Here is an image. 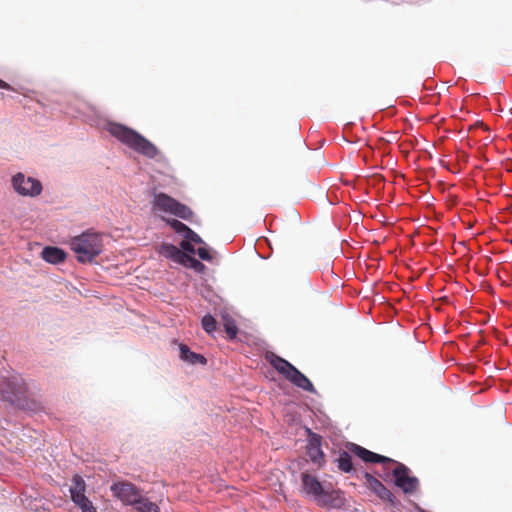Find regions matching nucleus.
I'll return each instance as SVG.
<instances>
[{
  "label": "nucleus",
  "instance_id": "obj_1",
  "mask_svg": "<svg viewBox=\"0 0 512 512\" xmlns=\"http://www.w3.org/2000/svg\"><path fill=\"white\" fill-rule=\"evenodd\" d=\"M107 131L116 139L137 153L148 158H155L159 154L158 148L135 130L119 123H108Z\"/></svg>",
  "mask_w": 512,
  "mask_h": 512
},
{
  "label": "nucleus",
  "instance_id": "obj_2",
  "mask_svg": "<svg viewBox=\"0 0 512 512\" xmlns=\"http://www.w3.org/2000/svg\"><path fill=\"white\" fill-rule=\"evenodd\" d=\"M70 248L81 263H90L101 254L103 250L102 235L96 232H84L70 241Z\"/></svg>",
  "mask_w": 512,
  "mask_h": 512
},
{
  "label": "nucleus",
  "instance_id": "obj_3",
  "mask_svg": "<svg viewBox=\"0 0 512 512\" xmlns=\"http://www.w3.org/2000/svg\"><path fill=\"white\" fill-rule=\"evenodd\" d=\"M153 209L175 215L185 220H189L193 215V212L188 206L178 202L165 193H158L154 196Z\"/></svg>",
  "mask_w": 512,
  "mask_h": 512
},
{
  "label": "nucleus",
  "instance_id": "obj_4",
  "mask_svg": "<svg viewBox=\"0 0 512 512\" xmlns=\"http://www.w3.org/2000/svg\"><path fill=\"white\" fill-rule=\"evenodd\" d=\"M396 467L393 470V476L395 478V485L402 489L406 494H412L416 492L419 486V481L416 477L410 476L409 468L403 463L396 462Z\"/></svg>",
  "mask_w": 512,
  "mask_h": 512
},
{
  "label": "nucleus",
  "instance_id": "obj_5",
  "mask_svg": "<svg viewBox=\"0 0 512 512\" xmlns=\"http://www.w3.org/2000/svg\"><path fill=\"white\" fill-rule=\"evenodd\" d=\"M14 190L23 196H38L42 192V184L39 180L32 177H25L22 173H17L12 178Z\"/></svg>",
  "mask_w": 512,
  "mask_h": 512
},
{
  "label": "nucleus",
  "instance_id": "obj_6",
  "mask_svg": "<svg viewBox=\"0 0 512 512\" xmlns=\"http://www.w3.org/2000/svg\"><path fill=\"white\" fill-rule=\"evenodd\" d=\"M302 487L304 492L312 496L318 503L324 505L327 502L328 492L324 489L320 481L313 475L304 472L301 475Z\"/></svg>",
  "mask_w": 512,
  "mask_h": 512
},
{
  "label": "nucleus",
  "instance_id": "obj_7",
  "mask_svg": "<svg viewBox=\"0 0 512 512\" xmlns=\"http://www.w3.org/2000/svg\"><path fill=\"white\" fill-rule=\"evenodd\" d=\"M111 491L116 498L132 506L137 500L139 501L141 494L140 490L128 481H119L112 484Z\"/></svg>",
  "mask_w": 512,
  "mask_h": 512
},
{
  "label": "nucleus",
  "instance_id": "obj_8",
  "mask_svg": "<svg viewBox=\"0 0 512 512\" xmlns=\"http://www.w3.org/2000/svg\"><path fill=\"white\" fill-rule=\"evenodd\" d=\"M349 451L359 457L361 460H363L366 463H383V464H390L395 463V461L389 457L379 455L377 453H374L360 445H357L355 443H349L347 446Z\"/></svg>",
  "mask_w": 512,
  "mask_h": 512
},
{
  "label": "nucleus",
  "instance_id": "obj_9",
  "mask_svg": "<svg viewBox=\"0 0 512 512\" xmlns=\"http://www.w3.org/2000/svg\"><path fill=\"white\" fill-rule=\"evenodd\" d=\"M364 478L366 486L379 498L390 503L395 502V496L393 493L387 489L376 477L370 473H365Z\"/></svg>",
  "mask_w": 512,
  "mask_h": 512
},
{
  "label": "nucleus",
  "instance_id": "obj_10",
  "mask_svg": "<svg viewBox=\"0 0 512 512\" xmlns=\"http://www.w3.org/2000/svg\"><path fill=\"white\" fill-rule=\"evenodd\" d=\"M0 391L5 400L14 402L15 398L23 392L22 385L17 378L4 380Z\"/></svg>",
  "mask_w": 512,
  "mask_h": 512
},
{
  "label": "nucleus",
  "instance_id": "obj_11",
  "mask_svg": "<svg viewBox=\"0 0 512 512\" xmlns=\"http://www.w3.org/2000/svg\"><path fill=\"white\" fill-rule=\"evenodd\" d=\"M307 455L315 464H320L324 460V453L321 450V439L314 434L310 437L307 445Z\"/></svg>",
  "mask_w": 512,
  "mask_h": 512
},
{
  "label": "nucleus",
  "instance_id": "obj_12",
  "mask_svg": "<svg viewBox=\"0 0 512 512\" xmlns=\"http://www.w3.org/2000/svg\"><path fill=\"white\" fill-rule=\"evenodd\" d=\"M288 381H290L293 385L314 393L315 388L311 381L303 374L301 373L296 367L293 368V370L290 372V374L286 378Z\"/></svg>",
  "mask_w": 512,
  "mask_h": 512
},
{
  "label": "nucleus",
  "instance_id": "obj_13",
  "mask_svg": "<svg viewBox=\"0 0 512 512\" xmlns=\"http://www.w3.org/2000/svg\"><path fill=\"white\" fill-rule=\"evenodd\" d=\"M157 251L161 256H163L167 259H171L172 261L179 263V264H181L185 254H186L185 252H183L181 249H179L175 245L169 244V243H162L158 247Z\"/></svg>",
  "mask_w": 512,
  "mask_h": 512
},
{
  "label": "nucleus",
  "instance_id": "obj_14",
  "mask_svg": "<svg viewBox=\"0 0 512 512\" xmlns=\"http://www.w3.org/2000/svg\"><path fill=\"white\" fill-rule=\"evenodd\" d=\"M266 358L269 361V363L273 366V368L277 372L282 374L285 378H287V376L290 374V372L295 367L290 362H288L284 358H282L274 353H270L269 355H267Z\"/></svg>",
  "mask_w": 512,
  "mask_h": 512
},
{
  "label": "nucleus",
  "instance_id": "obj_15",
  "mask_svg": "<svg viewBox=\"0 0 512 512\" xmlns=\"http://www.w3.org/2000/svg\"><path fill=\"white\" fill-rule=\"evenodd\" d=\"M42 258L51 264H58L65 260L66 253L58 247L47 246L41 252Z\"/></svg>",
  "mask_w": 512,
  "mask_h": 512
},
{
  "label": "nucleus",
  "instance_id": "obj_16",
  "mask_svg": "<svg viewBox=\"0 0 512 512\" xmlns=\"http://www.w3.org/2000/svg\"><path fill=\"white\" fill-rule=\"evenodd\" d=\"M179 350H180V358L183 361H186L190 364L199 363V364L205 365L207 363V360L203 355L192 352L190 350V348L185 344H180Z\"/></svg>",
  "mask_w": 512,
  "mask_h": 512
},
{
  "label": "nucleus",
  "instance_id": "obj_17",
  "mask_svg": "<svg viewBox=\"0 0 512 512\" xmlns=\"http://www.w3.org/2000/svg\"><path fill=\"white\" fill-rule=\"evenodd\" d=\"M86 491V484L80 475H74L72 478V485L70 487L71 499H77V496H84Z\"/></svg>",
  "mask_w": 512,
  "mask_h": 512
},
{
  "label": "nucleus",
  "instance_id": "obj_18",
  "mask_svg": "<svg viewBox=\"0 0 512 512\" xmlns=\"http://www.w3.org/2000/svg\"><path fill=\"white\" fill-rule=\"evenodd\" d=\"M133 506L139 512H160L159 506L151 502L148 498L143 497L141 494L139 496V501L135 502Z\"/></svg>",
  "mask_w": 512,
  "mask_h": 512
},
{
  "label": "nucleus",
  "instance_id": "obj_19",
  "mask_svg": "<svg viewBox=\"0 0 512 512\" xmlns=\"http://www.w3.org/2000/svg\"><path fill=\"white\" fill-rule=\"evenodd\" d=\"M336 462L338 469L342 472L349 473L353 470L352 457L347 451L340 452Z\"/></svg>",
  "mask_w": 512,
  "mask_h": 512
},
{
  "label": "nucleus",
  "instance_id": "obj_20",
  "mask_svg": "<svg viewBox=\"0 0 512 512\" xmlns=\"http://www.w3.org/2000/svg\"><path fill=\"white\" fill-rule=\"evenodd\" d=\"M181 264L184 265L185 267L192 268L197 272H202L205 269V265L202 262L188 255L187 253L185 254Z\"/></svg>",
  "mask_w": 512,
  "mask_h": 512
},
{
  "label": "nucleus",
  "instance_id": "obj_21",
  "mask_svg": "<svg viewBox=\"0 0 512 512\" xmlns=\"http://www.w3.org/2000/svg\"><path fill=\"white\" fill-rule=\"evenodd\" d=\"M224 329L230 339H234L237 336L238 328L237 325L230 316H223Z\"/></svg>",
  "mask_w": 512,
  "mask_h": 512
},
{
  "label": "nucleus",
  "instance_id": "obj_22",
  "mask_svg": "<svg viewBox=\"0 0 512 512\" xmlns=\"http://www.w3.org/2000/svg\"><path fill=\"white\" fill-rule=\"evenodd\" d=\"M73 502L81 509L82 512H97L92 502L84 495L77 496Z\"/></svg>",
  "mask_w": 512,
  "mask_h": 512
},
{
  "label": "nucleus",
  "instance_id": "obj_23",
  "mask_svg": "<svg viewBox=\"0 0 512 512\" xmlns=\"http://www.w3.org/2000/svg\"><path fill=\"white\" fill-rule=\"evenodd\" d=\"M201 324L204 331L208 334H212L216 330L217 322L210 314H207L202 318Z\"/></svg>",
  "mask_w": 512,
  "mask_h": 512
},
{
  "label": "nucleus",
  "instance_id": "obj_24",
  "mask_svg": "<svg viewBox=\"0 0 512 512\" xmlns=\"http://www.w3.org/2000/svg\"><path fill=\"white\" fill-rule=\"evenodd\" d=\"M167 223L174 229L175 232L183 233L184 235L190 229L187 225L176 219L167 220Z\"/></svg>",
  "mask_w": 512,
  "mask_h": 512
},
{
  "label": "nucleus",
  "instance_id": "obj_25",
  "mask_svg": "<svg viewBox=\"0 0 512 512\" xmlns=\"http://www.w3.org/2000/svg\"><path fill=\"white\" fill-rule=\"evenodd\" d=\"M184 238L191 243H202L201 237L195 233L192 229H189L188 232L184 235Z\"/></svg>",
  "mask_w": 512,
  "mask_h": 512
},
{
  "label": "nucleus",
  "instance_id": "obj_26",
  "mask_svg": "<svg viewBox=\"0 0 512 512\" xmlns=\"http://www.w3.org/2000/svg\"><path fill=\"white\" fill-rule=\"evenodd\" d=\"M196 253L198 254V256L202 260H205V261H211L212 260V255H211L210 251L206 247H199L196 250Z\"/></svg>",
  "mask_w": 512,
  "mask_h": 512
},
{
  "label": "nucleus",
  "instance_id": "obj_27",
  "mask_svg": "<svg viewBox=\"0 0 512 512\" xmlns=\"http://www.w3.org/2000/svg\"><path fill=\"white\" fill-rule=\"evenodd\" d=\"M180 247L182 248L183 252H185V253L186 252L191 253V254L196 253V250H195L193 244L186 239L181 242Z\"/></svg>",
  "mask_w": 512,
  "mask_h": 512
},
{
  "label": "nucleus",
  "instance_id": "obj_28",
  "mask_svg": "<svg viewBox=\"0 0 512 512\" xmlns=\"http://www.w3.org/2000/svg\"><path fill=\"white\" fill-rule=\"evenodd\" d=\"M0 88L6 89V90H12V87L7 82L3 81L2 79H0Z\"/></svg>",
  "mask_w": 512,
  "mask_h": 512
}]
</instances>
